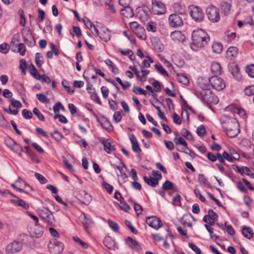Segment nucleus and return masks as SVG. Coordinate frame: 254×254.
Returning a JSON list of instances; mask_svg holds the SVG:
<instances>
[{"label":"nucleus","instance_id":"nucleus-16","mask_svg":"<svg viewBox=\"0 0 254 254\" xmlns=\"http://www.w3.org/2000/svg\"><path fill=\"white\" fill-rule=\"evenodd\" d=\"M161 174L159 175V177L154 178L150 175L148 177L146 176H143L144 181L149 186L152 187H156L159 184V181L161 179Z\"/></svg>","mask_w":254,"mask_h":254},{"label":"nucleus","instance_id":"nucleus-38","mask_svg":"<svg viewBox=\"0 0 254 254\" xmlns=\"http://www.w3.org/2000/svg\"><path fill=\"white\" fill-rule=\"evenodd\" d=\"M181 135L185 137L187 139L193 141V137L191 133L187 129L184 128L181 130Z\"/></svg>","mask_w":254,"mask_h":254},{"label":"nucleus","instance_id":"nucleus-32","mask_svg":"<svg viewBox=\"0 0 254 254\" xmlns=\"http://www.w3.org/2000/svg\"><path fill=\"white\" fill-rule=\"evenodd\" d=\"M228 109L233 113H237L241 116H243L245 115V111L243 109H239L234 105L229 106Z\"/></svg>","mask_w":254,"mask_h":254},{"label":"nucleus","instance_id":"nucleus-56","mask_svg":"<svg viewBox=\"0 0 254 254\" xmlns=\"http://www.w3.org/2000/svg\"><path fill=\"white\" fill-rule=\"evenodd\" d=\"M22 115L25 119H30L33 115L32 112L26 109L22 111Z\"/></svg>","mask_w":254,"mask_h":254},{"label":"nucleus","instance_id":"nucleus-37","mask_svg":"<svg viewBox=\"0 0 254 254\" xmlns=\"http://www.w3.org/2000/svg\"><path fill=\"white\" fill-rule=\"evenodd\" d=\"M106 6L107 7V9L112 13L116 12V9L114 7V2L112 0H106L105 1Z\"/></svg>","mask_w":254,"mask_h":254},{"label":"nucleus","instance_id":"nucleus-39","mask_svg":"<svg viewBox=\"0 0 254 254\" xmlns=\"http://www.w3.org/2000/svg\"><path fill=\"white\" fill-rule=\"evenodd\" d=\"M11 149L15 153L18 154V155L21 156V153L22 152H23V148L21 145H20L15 142V144L13 145V146L12 147Z\"/></svg>","mask_w":254,"mask_h":254},{"label":"nucleus","instance_id":"nucleus-8","mask_svg":"<svg viewBox=\"0 0 254 254\" xmlns=\"http://www.w3.org/2000/svg\"><path fill=\"white\" fill-rule=\"evenodd\" d=\"M208 81L211 84V88L218 90L223 89L225 87V84L223 80L218 76L214 75L208 78Z\"/></svg>","mask_w":254,"mask_h":254},{"label":"nucleus","instance_id":"nucleus-19","mask_svg":"<svg viewBox=\"0 0 254 254\" xmlns=\"http://www.w3.org/2000/svg\"><path fill=\"white\" fill-rule=\"evenodd\" d=\"M126 244L131 249L134 248L137 250H141L142 247L138 243L130 237H127L126 240Z\"/></svg>","mask_w":254,"mask_h":254},{"label":"nucleus","instance_id":"nucleus-25","mask_svg":"<svg viewBox=\"0 0 254 254\" xmlns=\"http://www.w3.org/2000/svg\"><path fill=\"white\" fill-rule=\"evenodd\" d=\"M211 70L213 73L217 76L221 74L222 72L221 66L218 63H213L211 66Z\"/></svg>","mask_w":254,"mask_h":254},{"label":"nucleus","instance_id":"nucleus-4","mask_svg":"<svg viewBox=\"0 0 254 254\" xmlns=\"http://www.w3.org/2000/svg\"><path fill=\"white\" fill-rule=\"evenodd\" d=\"M205 13L208 19L211 22L216 23L220 20L219 10L218 8L212 5L207 7Z\"/></svg>","mask_w":254,"mask_h":254},{"label":"nucleus","instance_id":"nucleus-20","mask_svg":"<svg viewBox=\"0 0 254 254\" xmlns=\"http://www.w3.org/2000/svg\"><path fill=\"white\" fill-rule=\"evenodd\" d=\"M173 8L175 11L179 15H185L186 14V7L181 3H175L173 5Z\"/></svg>","mask_w":254,"mask_h":254},{"label":"nucleus","instance_id":"nucleus-23","mask_svg":"<svg viewBox=\"0 0 254 254\" xmlns=\"http://www.w3.org/2000/svg\"><path fill=\"white\" fill-rule=\"evenodd\" d=\"M101 143L104 146V149L108 153H111L112 150H114L115 148L112 145L110 140L108 139H103Z\"/></svg>","mask_w":254,"mask_h":254},{"label":"nucleus","instance_id":"nucleus-46","mask_svg":"<svg viewBox=\"0 0 254 254\" xmlns=\"http://www.w3.org/2000/svg\"><path fill=\"white\" fill-rule=\"evenodd\" d=\"M112 166L119 171V172H120V175L123 179H125L127 178V174L123 172V168L124 167L126 168L125 165H124L122 167H120L116 165H112Z\"/></svg>","mask_w":254,"mask_h":254},{"label":"nucleus","instance_id":"nucleus-28","mask_svg":"<svg viewBox=\"0 0 254 254\" xmlns=\"http://www.w3.org/2000/svg\"><path fill=\"white\" fill-rule=\"evenodd\" d=\"M232 0H223L221 3V7L225 13H227L231 9Z\"/></svg>","mask_w":254,"mask_h":254},{"label":"nucleus","instance_id":"nucleus-13","mask_svg":"<svg viewBox=\"0 0 254 254\" xmlns=\"http://www.w3.org/2000/svg\"><path fill=\"white\" fill-rule=\"evenodd\" d=\"M48 247L50 251L54 254H61L64 248V244L58 241H55L54 243L50 242L48 245Z\"/></svg>","mask_w":254,"mask_h":254},{"label":"nucleus","instance_id":"nucleus-36","mask_svg":"<svg viewBox=\"0 0 254 254\" xmlns=\"http://www.w3.org/2000/svg\"><path fill=\"white\" fill-rule=\"evenodd\" d=\"M145 29L141 26L136 29V30H134V32L136 34L137 36L141 39L145 40L146 39V36L144 33Z\"/></svg>","mask_w":254,"mask_h":254},{"label":"nucleus","instance_id":"nucleus-42","mask_svg":"<svg viewBox=\"0 0 254 254\" xmlns=\"http://www.w3.org/2000/svg\"><path fill=\"white\" fill-rule=\"evenodd\" d=\"M108 223L110 227L115 232H117L119 229V226L118 224L113 221L108 219Z\"/></svg>","mask_w":254,"mask_h":254},{"label":"nucleus","instance_id":"nucleus-40","mask_svg":"<svg viewBox=\"0 0 254 254\" xmlns=\"http://www.w3.org/2000/svg\"><path fill=\"white\" fill-rule=\"evenodd\" d=\"M246 72L249 76L254 77V64H248L246 66L245 69Z\"/></svg>","mask_w":254,"mask_h":254},{"label":"nucleus","instance_id":"nucleus-9","mask_svg":"<svg viewBox=\"0 0 254 254\" xmlns=\"http://www.w3.org/2000/svg\"><path fill=\"white\" fill-rule=\"evenodd\" d=\"M168 20L171 27L176 28L183 25V20L180 15L177 13L170 15Z\"/></svg>","mask_w":254,"mask_h":254},{"label":"nucleus","instance_id":"nucleus-58","mask_svg":"<svg viewBox=\"0 0 254 254\" xmlns=\"http://www.w3.org/2000/svg\"><path fill=\"white\" fill-rule=\"evenodd\" d=\"M90 98L92 100L94 101L95 102H96V103H97L99 105L102 104V103L98 97L97 93L96 92H95V91H93V93L91 94Z\"/></svg>","mask_w":254,"mask_h":254},{"label":"nucleus","instance_id":"nucleus-12","mask_svg":"<svg viewBox=\"0 0 254 254\" xmlns=\"http://www.w3.org/2000/svg\"><path fill=\"white\" fill-rule=\"evenodd\" d=\"M146 222L150 227L157 230L163 225L160 219L156 216L147 217L146 219Z\"/></svg>","mask_w":254,"mask_h":254},{"label":"nucleus","instance_id":"nucleus-63","mask_svg":"<svg viewBox=\"0 0 254 254\" xmlns=\"http://www.w3.org/2000/svg\"><path fill=\"white\" fill-rule=\"evenodd\" d=\"M35 177L42 184H45L47 182V180L42 175L38 173H35Z\"/></svg>","mask_w":254,"mask_h":254},{"label":"nucleus","instance_id":"nucleus-10","mask_svg":"<svg viewBox=\"0 0 254 254\" xmlns=\"http://www.w3.org/2000/svg\"><path fill=\"white\" fill-rule=\"evenodd\" d=\"M94 31L95 35H98L100 39L105 42H107L110 39V34L107 28L103 26L101 27L99 31L95 26H94Z\"/></svg>","mask_w":254,"mask_h":254},{"label":"nucleus","instance_id":"nucleus-31","mask_svg":"<svg viewBox=\"0 0 254 254\" xmlns=\"http://www.w3.org/2000/svg\"><path fill=\"white\" fill-rule=\"evenodd\" d=\"M29 71L30 74L36 79L40 80L41 75L38 72L37 69L35 66L33 64H31L29 66Z\"/></svg>","mask_w":254,"mask_h":254},{"label":"nucleus","instance_id":"nucleus-44","mask_svg":"<svg viewBox=\"0 0 254 254\" xmlns=\"http://www.w3.org/2000/svg\"><path fill=\"white\" fill-rule=\"evenodd\" d=\"M52 137L55 139L57 141H60L64 137L63 135L58 131H55L51 134Z\"/></svg>","mask_w":254,"mask_h":254},{"label":"nucleus","instance_id":"nucleus-57","mask_svg":"<svg viewBox=\"0 0 254 254\" xmlns=\"http://www.w3.org/2000/svg\"><path fill=\"white\" fill-rule=\"evenodd\" d=\"M155 68L157 69V70L163 75H169L167 71L164 68L162 65L155 64Z\"/></svg>","mask_w":254,"mask_h":254},{"label":"nucleus","instance_id":"nucleus-24","mask_svg":"<svg viewBox=\"0 0 254 254\" xmlns=\"http://www.w3.org/2000/svg\"><path fill=\"white\" fill-rule=\"evenodd\" d=\"M20 238L23 242L25 244L29 245L30 247L33 245V238L35 237L32 236V234H31L30 236L26 234H22L20 235Z\"/></svg>","mask_w":254,"mask_h":254},{"label":"nucleus","instance_id":"nucleus-6","mask_svg":"<svg viewBox=\"0 0 254 254\" xmlns=\"http://www.w3.org/2000/svg\"><path fill=\"white\" fill-rule=\"evenodd\" d=\"M21 34L25 44L31 47L36 44L34 36L29 28H24L21 31Z\"/></svg>","mask_w":254,"mask_h":254},{"label":"nucleus","instance_id":"nucleus-3","mask_svg":"<svg viewBox=\"0 0 254 254\" xmlns=\"http://www.w3.org/2000/svg\"><path fill=\"white\" fill-rule=\"evenodd\" d=\"M197 83L200 87L202 89V90L200 91H196L195 93V95L202 101H210L209 100H208L207 96L208 95V93H210L211 92L208 91L211 88V83L209 81L207 82V80L204 81V79L202 78H199Z\"/></svg>","mask_w":254,"mask_h":254},{"label":"nucleus","instance_id":"nucleus-53","mask_svg":"<svg viewBox=\"0 0 254 254\" xmlns=\"http://www.w3.org/2000/svg\"><path fill=\"white\" fill-rule=\"evenodd\" d=\"M209 219L211 220H217L218 215L216 212H214L212 209H209L208 211Z\"/></svg>","mask_w":254,"mask_h":254},{"label":"nucleus","instance_id":"nucleus-2","mask_svg":"<svg viewBox=\"0 0 254 254\" xmlns=\"http://www.w3.org/2000/svg\"><path fill=\"white\" fill-rule=\"evenodd\" d=\"M222 127L230 138L235 137L240 132L239 124L235 118H227L223 122Z\"/></svg>","mask_w":254,"mask_h":254},{"label":"nucleus","instance_id":"nucleus-22","mask_svg":"<svg viewBox=\"0 0 254 254\" xmlns=\"http://www.w3.org/2000/svg\"><path fill=\"white\" fill-rule=\"evenodd\" d=\"M40 217L44 220H48L50 218L52 212L50 211L48 208H39L38 210Z\"/></svg>","mask_w":254,"mask_h":254},{"label":"nucleus","instance_id":"nucleus-27","mask_svg":"<svg viewBox=\"0 0 254 254\" xmlns=\"http://www.w3.org/2000/svg\"><path fill=\"white\" fill-rule=\"evenodd\" d=\"M237 55V49L235 47H231L227 51L226 56L229 60H232Z\"/></svg>","mask_w":254,"mask_h":254},{"label":"nucleus","instance_id":"nucleus-41","mask_svg":"<svg viewBox=\"0 0 254 254\" xmlns=\"http://www.w3.org/2000/svg\"><path fill=\"white\" fill-rule=\"evenodd\" d=\"M231 73L237 79H239V69L237 65H235L233 67L231 66Z\"/></svg>","mask_w":254,"mask_h":254},{"label":"nucleus","instance_id":"nucleus-14","mask_svg":"<svg viewBox=\"0 0 254 254\" xmlns=\"http://www.w3.org/2000/svg\"><path fill=\"white\" fill-rule=\"evenodd\" d=\"M9 101L11 103V104L9 106V109H7L4 108V109H3V111H4V112H5L9 114L16 115L18 113V110L17 109L12 110L11 106H12L13 107H15L17 108H19L22 106V104L20 101H19L18 100H16L14 99V98H10L9 99Z\"/></svg>","mask_w":254,"mask_h":254},{"label":"nucleus","instance_id":"nucleus-17","mask_svg":"<svg viewBox=\"0 0 254 254\" xmlns=\"http://www.w3.org/2000/svg\"><path fill=\"white\" fill-rule=\"evenodd\" d=\"M76 195L81 202L84 204L88 205L91 201L90 196L84 190H80Z\"/></svg>","mask_w":254,"mask_h":254},{"label":"nucleus","instance_id":"nucleus-7","mask_svg":"<svg viewBox=\"0 0 254 254\" xmlns=\"http://www.w3.org/2000/svg\"><path fill=\"white\" fill-rule=\"evenodd\" d=\"M190 14L192 18L196 22L202 21L204 16L203 11L199 7L197 6H191Z\"/></svg>","mask_w":254,"mask_h":254},{"label":"nucleus","instance_id":"nucleus-49","mask_svg":"<svg viewBox=\"0 0 254 254\" xmlns=\"http://www.w3.org/2000/svg\"><path fill=\"white\" fill-rule=\"evenodd\" d=\"M33 113L35 115H36L37 117V118L40 121H45L44 116L43 115L42 113L40 112L37 108L35 107L33 109Z\"/></svg>","mask_w":254,"mask_h":254},{"label":"nucleus","instance_id":"nucleus-1","mask_svg":"<svg viewBox=\"0 0 254 254\" xmlns=\"http://www.w3.org/2000/svg\"><path fill=\"white\" fill-rule=\"evenodd\" d=\"M191 39L192 42L190 44V48L193 51H198L207 45L210 38L204 31L198 29L193 31Z\"/></svg>","mask_w":254,"mask_h":254},{"label":"nucleus","instance_id":"nucleus-51","mask_svg":"<svg viewBox=\"0 0 254 254\" xmlns=\"http://www.w3.org/2000/svg\"><path fill=\"white\" fill-rule=\"evenodd\" d=\"M196 132L198 136H202L206 133L205 126L203 125L199 126L196 129Z\"/></svg>","mask_w":254,"mask_h":254},{"label":"nucleus","instance_id":"nucleus-45","mask_svg":"<svg viewBox=\"0 0 254 254\" xmlns=\"http://www.w3.org/2000/svg\"><path fill=\"white\" fill-rule=\"evenodd\" d=\"M73 240L78 243L80 246L82 247V248L84 249H87L88 247V245L85 242L82 241L77 236H73Z\"/></svg>","mask_w":254,"mask_h":254},{"label":"nucleus","instance_id":"nucleus-5","mask_svg":"<svg viewBox=\"0 0 254 254\" xmlns=\"http://www.w3.org/2000/svg\"><path fill=\"white\" fill-rule=\"evenodd\" d=\"M151 11L153 14L161 15L166 13V6L160 0H151Z\"/></svg>","mask_w":254,"mask_h":254},{"label":"nucleus","instance_id":"nucleus-52","mask_svg":"<svg viewBox=\"0 0 254 254\" xmlns=\"http://www.w3.org/2000/svg\"><path fill=\"white\" fill-rule=\"evenodd\" d=\"M43 233L42 228L38 226L37 231L35 229V230L33 231L31 234H32L33 237L38 238L42 236Z\"/></svg>","mask_w":254,"mask_h":254},{"label":"nucleus","instance_id":"nucleus-47","mask_svg":"<svg viewBox=\"0 0 254 254\" xmlns=\"http://www.w3.org/2000/svg\"><path fill=\"white\" fill-rule=\"evenodd\" d=\"M42 59L43 57L41 56V54L39 53H37L35 55V62L38 67H41L43 64Z\"/></svg>","mask_w":254,"mask_h":254},{"label":"nucleus","instance_id":"nucleus-55","mask_svg":"<svg viewBox=\"0 0 254 254\" xmlns=\"http://www.w3.org/2000/svg\"><path fill=\"white\" fill-rule=\"evenodd\" d=\"M173 185L174 184L172 182L168 180H166L163 184L162 189L164 190H171L173 187Z\"/></svg>","mask_w":254,"mask_h":254},{"label":"nucleus","instance_id":"nucleus-30","mask_svg":"<svg viewBox=\"0 0 254 254\" xmlns=\"http://www.w3.org/2000/svg\"><path fill=\"white\" fill-rule=\"evenodd\" d=\"M178 81L186 85L189 84L190 81L187 75L183 73H178L177 74Z\"/></svg>","mask_w":254,"mask_h":254},{"label":"nucleus","instance_id":"nucleus-26","mask_svg":"<svg viewBox=\"0 0 254 254\" xmlns=\"http://www.w3.org/2000/svg\"><path fill=\"white\" fill-rule=\"evenodd\" d=\"M122 14L126 17H132L134 15L133 9L129 6L124 7L121 10Z\"/></svg>","mask_w":254,"mask_h":254},{"label":"nucleus","instance_id":"nucleus-62","mask_svg":"<svg viewBox=\"0 0 254 254\" xmlns=\"http://www.w3.org/2000/svg\"><path fill=\"white\" fill-rule=\"evenodd\" d=\"M54 118L55 119L58 118L59 122H60L62 123L66 124L67 123V120L66 118L64 116L60 115L59 114H55V115L54 117Z\"/></svg>","mask_w":254,"mask_h":254},{"label":"nucleus","instance_id":"nucleus-11","mask_svg":"<svg viewBox=\"0 0 254 254\" xmlns=\"http://www.w3.org/2000/svg\"><path fill=\"white\" fill-rule=\"evenodd\" d=\"M22 249V245L19 242L14 241L8 244L6 247L7 254H13L20 251Z\"/></svg>","mask_w":254,"mask_h":254},{"label":"nucleus","instance_id":"nucleus-33","mask_svg":"<svg viewBox=\"0 0 254 254\" xmlns=\"http://www.w3.org/2000/svg\"><path fill=\"white\" fill-rule=\"evenodd\" d=\"M198 180L200 183L207 186L210 189H212L213 187L209 183V182L207 181V179L205 177L204 175L202 174H199L198 177Z\"/></svg>","mask_w":254,"mask_h":254},{"label":"nucleus","instance_id":"nucleus-54","mask_svg":"<svg viewBox=\"0 0 254 254\" xmlns=\"http://www.w3.org/2000/svg\"><path fill=\"white\" fill-rule=\"evenodd\" d=\"M133 92L136 94H140V95H146L147 92L146 91L143 90L141 88L137 86H134L132 90Z\"/></svg>","mask_w":254,"mask_h":254},{"label":"nucleus","instance_id":"nucleus-50","mask_svg":"<svg viewBox=\"0 0 254 254\" xmlns=\"http://www.w3.org/2000/svg\"><path fill=\"white\" fill-rule=\"evenodd\" d=\"M20 67L22 72L25 74L26 73V70L28 67V65H27V64L25 60L21 59L20 60Z\"/></svg>","mask_w":254,"mask_h":254},{"label":"nucleus","instance_id":"nucleus-61","mask_svg":"<svg viewBox=\"0 0 254 254\" xmlns=\"http://www.w3.org/2000/svg\"><path fill=\"white\" fill-rule=\"evenodd\" d=\"M173 204L175 206L181 205V196L179 194H176L173 198Z\"/></svg>","mask_w":254,"mask_h":254},{"label":"nucleus","instance_id":"nucleus-64","mask_svg":"<svg viewBox=\"0 0 254 254\" xmlns=\"http://www.w3.org/2000/svg\"><path fill=\"white\" fill-rule=\"evenodd\" d=\"M9 45L7 43H3L0 45V52L3 54H6L9 50Z\"/></svg>","mask_w":254,"mask_h":254},{"label":"nucleus","instance_id":"nucleus-48","mask_svg":"<svg viewBox=\"0 0 254 254\" xmlns=\"http://www.w3.org/2000/svg\"><path fill=\"white\" fill-rule=\"evenodd\" d=\"M82 21L86 27L91 30V32L93 33V31H92V28L93 27L94 28V26L95 25L90 21L88 18L86 17L83 18Z\"/></svg>","mask_w":254,"mask_h":254},{"label":"nucleus","instance_id":"nucleus-43","mask_svg":"<svg viewBox=\"0 0 254 254\" xmlns=\"http://www.w3.org/2000/svg\"><path fill=\"white\" fill-rule=\"evenodd\" d=\"M236 171L238 173H240L241 174L243 175L244 173L246 175H248V173L249 172H251V170L249 168L247 167H238L237 166V169Z\"/></svg>","mask_w":254,"mask_h":254},{"label":"nucleus","instance_id":"nucleus-59","mask_svg":"<svg viewBox=\"0 0 254 254\" xmlns=\"http://www.w3.org/2000/svg\"><path fill=\"white\" fill-rule=\"evenodd\" d=\"M62 85L64 86V87L65 89L67 92L73 93L74 92V89L70 87L69 86H68V82L67 81L65 80H63L62 81Z\"/></svg>","mask_w":254,"mask_h":254},{"label":"nucleus","instance_id":"nucleus-18","mask_svg":"<svg viewBox=\"0 0 254 254\" xmlns=\"http://www.w3.org/2000/svg\"><path fill=\"white\" fill-rule=\"evenodd\" d=\"M129 138L131 143V147L132 150L137 153H139L141 151V150L139 146L138 141L134 135L130 134L129 135Z\"/></svg>","mask_w":254,"mask_h":254},{"label":"nucleus","instance_id":"nucleus-60","mask_svg":"<svg viewBox=\"0 0 254 254\" xmlns=\"http://www.w3.org/2000/svg\"><path fill=\"white\" fill-rule=\"evenodd\" d=\"M245 92L246 94L248 96L254 95V85H251L246 87Z\"/></svg>","mask_w":254,"mask_h":254},{"label":"nucleus","instance_id":"nucleus-35","mask_svg":"<svg viewBox=\"0 0 254 254\" xmlns=\"http://www.w3.org/2000/svg\"><path fill=\"white\" fill-rule=\"evenodd\" d=\"M212 48L214 53L220 54L222 51L223 46L220 43L214 42L212 45Z\"/></svg>","mask_w":254,"mask_h":254},{"label":"nucleus","instance_id":"nucleus-15","mask_svg":"<svg viewBox=\"0 0 254 254\" xmlns=\"http://www.w3.org/2000/svg\"><path fill=\"white\" fill-rule=\"evenodd\" d=\"M104 246L109 250H116L118 249L115 240L109 236H106L104 240Z\"/></svg>","mask_w":254,"mask_h":254},{"label":"nucleus","instance_id":"nucleus-34","mask_svg":"<svg viewBox=\"0 0 254 254\" xmlns=\"http://www.w3.org/2000/svg\"><path fill=\"white\" fill-rule=\"evenodd\" d=\"M11 202L14 204H17L18 206H21L25 209H28L29 208L28 204L26 203L22 199H11Z\"/></svg>","mask_w":254,"mask_h":254},{"label":"nucleus","instance_id":"nucleus-29","mask_svg":"<svg viewBox=\"0 0 254 254\" xmlns=\"http://www.w3.org/2000/svg\"><path fill=\"white\" fill-rule=\"evenodd\" d=\"M242 233L245 237L249 239L252 238L254 235V233L252 229L250 227L246 226L243 227L242 230Z\"/></svg>","mask_w":254,"mask_h":254},{"label":"nucleus","instance_id":"nucleus-21","mask_svg":"<svg viewBox=\"0 0 254 254\" xmlns=\"http://www.w3.org/2000/svg\"><path fill=\"white\" fill-rule=\"evenodd\" d=\"M80 221L84 226L85 230L86 231H87L89 227L94 224L93 221L91 219L87 218L84 214H83V216L80 217Z\"/></svg>","mask_w":254,"mask_h":254}]
</instances>
